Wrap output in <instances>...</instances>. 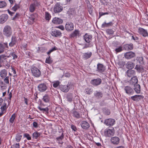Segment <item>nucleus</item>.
Here are the masks:
<instances>
[{"label": "nucleus", "instance_id": "obj_1", "mask_svg": "<svg viewBox=\"0 0 148 148\" xmlns=\"http://www.w3.org/2000/svg\"><path fill=\"white\" fill-rule=\"evenodd\" d=\"M12 34V29L11 27L7 25L4 27L3 29V34L7 37H10Z\"/></svg>", "mask_w": 148, "mask_h": 148}, {"label": "nucleus", "instance_id": "obj_2", "mask_svg": "<svg viewBox=\"0 0 148 148\" xmlns=\"http://www.w3.org/2000/svg\"><path fill=\"white\" fill-rule=\"evenodd\" d=\"M31 70L33 76L36 77H39L41 75V72L40 70L36 67L32 66L31 68Z\"/></svg>", "mask_w": 148, "mask_h": 148}, {"label": "nucleus", "instance_id": "obj_3", "mask_svg": "<svg viewBox=\"0 0 148 148\" xmlns=\"http://www.w3.org/2000/svg\"><path fill=\"white\" fill-rule=\"evenodd\" d=\"M63 8V7L60 3H57L54 6L53 11L55 13H59L62 10Z\"/></svg>", "mask_w": 148, "mask_h": 148}, {"label": "nucleus", "instance_id": "obj_4", "mask_svg": "<svg viewBox=\"0 0 148 148\" xmlns=\"http://www.w3.org/2000/svg\"><path fill=\"white\" fill-rule=\"evenodd\" d=\"M37 87L38 91L41 92L45 91L47 88V86L46 84L45 83H42L39 84Z\"/></svg>", "mask_w": 148, "mask_h": 148}, {"label": "nucleus", "instance_id": "obj_5", "mask_svg": "<svg viewBox=\"0 0 148 148\" xmlns=\"http://www.w3.org/2000/svg\"><path fill=\"white\" fill-rule=\"evenodd\" d=\"M40 5L38 2L34 1L33 3L29 5V11L31 12H33L35 10L36 7Z\"/></svg>", "mask_w": 148, "mask_h": 148}, {"label": "nucleus", "instance_id": "obj_6", "mask_svg": "<svg viewBox=\"0 0 148 148\" xmlns=\"http://www.w3.org/2000/svg\"><path fill=\"white\" fill-rule=\"evenodd\" d=\"M115 133L114 128L112 129H106L104 131V134L106 136L110 137L114 135Z\"/></svg>", "mask_w": 148, "mask_h": 148}, {"label": "nucleus", "instance_id": "obj_7", "mask_svg": "<svg viewBox=\"0 0 148 148\" xmlns=\"http://www.w3.org/2000/svg\"><path fill=\"white\" fill-rule=\"evenodd\" d=\"M106 69L105 66L103 64L100 63H98L97 64L96 71L102 73L105 71Z\"/></svg>", "mask_w": 148, "mask_h": 148}, {"label": "nucleus", "instance_id": "obj_8", "mask_svg": "<svg viewBox=\"0 0 148 148\" xmlns=\"http://www.w3.org/2000/svg\"><path fill=\"white\" fill-rule=\"evenodd\" d=\"M115 123V121L112 119H106L104 122L105 123L107 126H113Z\"/></svg>", "mask_w": 148, "mask_h": 148}, {"label": "nucleus", "instance_id": "obj_9", "mask_svg": "<svg viewBox=\"0 0 148 148\" xmlns=\"http://www.w3.org/2000/svg\"><path fill=\"white\" fill-rule=\"evenodd\" d=\"M124 56L125 58L130 59L135 57L136 56V54L134 52L132 51H129L125 53Z\"/></svg>", "mask_w": 148, "mask_h": 148}, {"label": "nucleus", "instance_id": "obj_10", "mask_svg": "<svg viewBox=\"0 0 148 148\" xmlns=\"http://www.w3.org/2000/svg\"><path fill=\"white\" fill-rule=\"evenodd\" d=\"M101 79L100 78H97L91 80V83L94 86H97L99 85L101 83Z\"/></svg>", "mask_w": 148, "mask_h": 148}, {"label": "nucleus", "instance_id": "obj_11", "mask_svg": "<svg viewBox=\"0 0 148 148\" xmlns=\"http://www.w3.org/2000/svg\"><path fill=\"white\" fill-rule=\"evenodd\" d=\"M130 84L131 85H134L138 84V80L136 76H134L128 81Z\"/></svg>", "mask_w": 148, "mask_h": 148}, {"label": "nucleus", "instance_id": "obj_12", "mask_svg": "<svg viewBox=\"0 0 148 148\" xmlns=\"http://www.w3.org/2000/svg\"><path fill=\"white\" fill-rule=\"evenodd\" d=\"M138 32L140 34H141L144 37L148 36V33L147 30L142 28H139Z\"/></svg>", "mask_w": 148, "mask_h": 148}, {"label": "nucleus", "instance_id": "obj_13", "mask_svg": "<svg viewBox=\"0 0 148 148\" xmlns=\"http://www.w3.org/2000/svg\"><path fill=\"white\" fill-rule=\"evenodd\" d=\"M124 90L126 93L128 95H132L134 92L133 89L129 86H125Z\"/></svg>", "mask_w": 148, "mask_h": 148}, {"label": "nucleus", "instance_id": "obj_14", "mask_svg": "<svg viewBox=\"0 0 148 148\" xmlns=\"http://www.w3.org/2000/svg\"><path fill=\"white\" fill-rule=\"evenodd\" d=\"M51 34L53 36L56 37L60 36L62 35V33L61 32L57 29H53Z\"/></svg>", "mask_w": 148, "mask_h": 148}, {"label": "nucleus", "instance_id": "obj_15", "mask_svg": "<svg viewBox=\"0 0 148 148\" xmlns=\"http://www.w3.org/2000/svg\"><path fill=\"white\" fill-rule=\"evenodd\" d=\"M82 127L84 129L87 130L90 127V125L89 123L86 121H82L80 123Z\"/></svg>", "mask_w": 148, "mask_h": 148}, {"label": "nucleus", "instance_id": "obj_16", "mask_svg": "<svg viewBox=\"0 0 148 148\" xmlns=\"http://www.w3.org/2000/svg\"><path fill=\"white\" fill-rule=\"evenodd\" d=\"M83 37L85 41L88 43H90L91 42L92 39V35H89L87 33Z\"/></svg>", "mask_w": 148, "mask_h": 148}, {"label": "nucleus", "instance_id": "obj_17", "mask_svg": "<svg viewBox=\"0 0 148 148\" xmlns=\"http://www.w3.org/2000/svg\"><path fill=\"white\" fill-rule=\"evenodd\" d=\"M103 93L100 91L96 90L94 93V96L97 99H101L103 96Z\"/></svg>", "mask_w": 148, "mask_h": 148}, {"label": "nucleus", "instance_id": "obj_18", "mask_svg": "<svg viewBox=\"0 0 148 148\" xmlns=\"http://www.w3.org/2000/svg\"><path fill=\"white\" fill-rule=\"evenodd\" d=\"M8 16L6 14H3L0 16V23H4L8 19Z\"/></svg>", "mask_w": 148, "mask_h": 148}, {"label": "nucleus", "instance_id": "obj_19", "mask_svg": "<svg viewBox=\"0 0 148 148\" xmlns=\"http://www.w3.org/2000/svg\"><path fill=\"white\" fill-rule=\"evenodd\" d=\"M66 29L67 31H71L73 29L74 25L71 22H67L65 25Z\"/></svg>", "mask_w": 148, "mask_h": 148}, {"label": "nucleus", "instance_id": "obj_20", "mask_svg": "<svg viewBox=\"0 0 148 148\" xmlns=\"http://www.w3.org/2000/svg\"><path fill=\"white\" fill-rule=\"evenodd\" d=\"M111 141L113 144L115 145H118L119 143L120 139L116 136H114L111 138Z\"/></svg>", "mask_w": 148, "mask_h": 148}, {"label": "nucleus", "instance_id": "obj_21", "mask_svg": "<svg viewBox=\"0 0 148 148\" xmlns=\"http://www.w3.org/2000/svg\"><path fill=\"white\" fill-rule=\"evenodd\" d=\"M144 96L141 95H135L132 96L131 98L133 101H138L141 99H143Z\"/></svg>", "mask_w": 148, "mask_h": 148}, {"label": "nucleus", "instance_id": "obj_22", "mask_svg": "<svg viewBox=\"0 0 148 148\" xmlns=\"http://www.w3.org/2000/svg\"><path fill=\"white\" fill-rule=\"evenodd\" d=\"M135 74V71L131 69H128L127 70L126 73V75H127V77H130L132 76H134Z\"/></svg>", "mask_w": 148, "mask_h": 148}, {"label": "nucleus", "instance_id": "obj_23", "mask_svg": "<svg viewBox=\"0 0 148 148\" xmlns=\"http://www.w3.org/2000/svg\"><path fill=\"white\" fill-rule=\"evenodd\" d=\"M81 36L79 31L78 29H75L70 35V37H75L77 36L79 37Z\"/></svg>", "mask_w": 148, "mask_h": 148}, {"label": "nucleus", "instance_id": "obj_24", "mask_svg": "<svg viewBox=\"0 0 148 148\" xmlns=\"http://www.w3.org/2000/svg\"><path fill=\"white\" fill-rule=\"evenodd\" d=\"M7 74L8 72L5 69H2L0 71V76L2 79L7 76Z\"/></svg>", "mask_w": 148, "mask_h": 148}, {"label": "nucleus", "instance_id": "obj_25", "mask_svg": "<svg viewBox=\"0 0 148 148\" xmlns=\"http://www.w3.org/2000/svg\"><path fill=\"white\" fill-rule=\"evenodd\" d=\"M69 87L68 85H61L60 86V89L62 91L64 92H67L69 91Z\"/></svg>", "mask_w": 148, "mask_h": 148}, {"label": "nucleus", "instance_id": "obj_26", "mask_svg": "<svg viewBox=\"0 0 148 148\" xmlns=\"http://www.w3.org/2000/svg\"><path fill=\"white\" fill-rule=\"evenodd\" d=\"M63 22L62 20L58 18H55L53 20L52 22L53 23L56 24H59L62 23Z\"/></svg>", "mask_w": 148, "mask_h": 148}, {"label": "nucleus", "instance_id": "obj_27", "mask_svg": "<svg viewBox=\"0 0 148 148\" xmlns=\"http://www.w3.org/2000/svg\"><path fill=\"white\" fill-rule=\"evenodd\" d=\"M135 64L131 62H128L126 64V68L129 69H131L134 66Z\"/></svg>", "mask_w": 148, "mask_h": 148}, {"label": "nucleus", "instance_id": "obj_28", "mask_svg": "<svg viewBox=\"0 0 148 148\" xmlns=\"http://www.w3.org/2000/svg\"><path fill=\"white\" fill-rule=\"evenodd\" d=\"M92 53L91 52L84 53L83 54V58L85 60L87 59L90 58L91 56Z\"/></svg>", "mask_w": 148, "mask_h": 148}, {"label": "nucleus", "instance_id": "obj_29", "mask_svg": "<svg viewBox=\"0 0 148 148\" xmlns=\"http://www.w3.org/2000/svg\"><path fill=\"white\" fill-rule=\"evenodd\" d=\"M50 98L49 95L46 94L43 96L42 98V100L46 103L49 102L50 101Z\"/></svg>", "mask_w": 148, "mask_h": 148}, {"label": "nucleus", "instance_id": "obj_30", "mask_svg": "<svg viewBox=\"0 0 148 148\" xmlns=\"http://www.w3.org/2000/svg\"><path fill=\"white\" fill-rule=\"evenodd\" d=\"M135 69H136L137 71L139 73L141 72H143L144 71V69L143 66L140 65H136L135 68Z\"/></svg>", "mask_w": 148, "mask_h": 148}, {"label": "nucleus", "instance_id": "obj_31", "mask_svg": "<svg viewBox=\"0 0 148 148\" xmlns=\"http://www.w3.org/2000/svg\"><path fill=\"white\" fill-rule=\"evenodd\" d=\"M134 90L137 93L139 94L140 93V86L138 84H136L134 86Z\"/></svg>", "mask_w": 148, "mask_h": 148}, {"label": "nucleus", "instance_id": "obj_32", "mask_svg": "<svg viewBox=\"0 0 148 148\" xmlns=\"http://www.w3.org/2000/svg\"><path fill=\"white\" fill-rule=\"evenodd\" d=\"M113 24V23L112 22H110L108 23H106L105 22L102 25L101 27L102 28L108 27L110 26H112Z\"/></svg>", "mask_w": 148, "mask_h": 148}, {"label": "nucleus", "instance_id": "obj_33", "mask_svg": "<svg viewBox=\"0 0 148 148\" xmlns=\"http://www.w3.org/2000/svg\"><path fill=\"white\" fill-rule=\"evenodd\" d=\"M72 114H73V115L74 117L77 118H79L81 117V116L79 114L78 112L76 111H73Z\"/></svg>", "mask_w": 148, "mask_h": 148}, {"label": "nucleus", "instance_id": "obj_34", "mask_svg": "<svg viewBox=\"0 0 148 148\" xmlns=\"http://www.w3.org/2000/svg\"><path fill=\"white\" fill-rule=\"evenodd\" d=\"M38 108L41 111L43 112H46L47 113H48V111L49 109L48 107H46L45 108H42L40 106H38Z\"/></svg>", "mask_w": 148, "mask_h": 148}, {"label": "nucleus", "instance_id": "obj_35", "mask_svg": "<svg viewBox=\"0 0 148 148\" xmlns=\"http://www.w3.org/2000/svg\"><path fill=\"white\" fill-rule=\"evenodd\" d=\"M125 48L128 50H132L133 48V45L132 44H127L125 45Z\"/></svg>", "mask_w": 148, "mask_h": 148}, {"label": "nucleus", "instance_id": "obj_36", "mask_svg": "<svg viewBox=\"0 0 148 148\" xmlns=\"http://www.w3.org/2000/svg\"><path fill=\"white\" fill-rule=\"evenodd\" d=\"M103 113L106 115H109L110 113V110L106 108H104L103 109Z\"/></svg>", "mask_w": 148, "mask_h": 148}, {"label": "nucleus", "instance_id": "obj_37", "mask_svg": "<svg viewBox=\"0 0 148 148\" xmlns=\"http://www.w3.org/2000/svg\"><path fill=\"white\" fill-rule=\"evenodd\" d=\"M20 7L19 4L15 3L14 6L12 8V9L15 12L20 8Z\"/></svg>", "mask_w": 148, "mask_h": 148}, {"label": "nucleus", "instance_id": "obj_38", "mask_svg": "<svg viewBox=\"0 0 148 148\" xmlns=\"http://www.w3.org/2000/svg\"><path fill=\"white\" fill-rule=\"evenodd\" d=\"M22 137V135H21L20 134L18 133L17 134L16 136V140L17 142H19Z\"/></svg>", "mask_w": 148, "mask_h": 148}, {"label": "nucleus", "instance_id": "obj_39", "mask_svg": "<svg viewBox=\"0 0 148 148\" xmlns=\"http://www.w3.org/2000/svg\"><path fill=\"white\" fill-rule=\"evenodd\" d=\"M64 134L63 132H61V135L60 136L56 138V140L58 141H60L63 139L64 138Z\"/></svg>", "mask_w": 148, "mask_h": 148}, {"label": "nucleus", "instance_id": "obj_40", "mask_svg": "<svg viewBox=\"0 0 148 148\" xmlns=\"http://www.w3.org/2000/svg\"><path fill=\"white\" fill-rule=\"evenodd\" d=\"M40 135V133H38L37 132H36L33 133V136L34 138L36 139Z\"/></svg>", "mask_w": 148, "mask_h": 148}, {"label": "nucleus", "instance_id": "obj_41", "mask_svg": "<svg viewBox=\"0 0 148 148\" xmlns=\"http://www.w3.org/2000/svg\"><path fill=\"white\" fill-rule=\"evenodd\" d=\"M53 86L54 88H56L60 85V82L59 81H55L53 82Z\"/></svg>", "mask_w": 148, "mask_h": 148}, {"label": "nucleus", "instance_id": "obj_42", "mask_svg": "<svg viewBox=\"0 0 148 148\" xmlns=\"http://www.w3.org/2000/svg\"><path fill=\"white\" fill-rule=\"evenodd\" d=\"M67 100L69 102H71L73 100V96L71 94L68 95L67 97Z\"/></svg>", "mask_w": 148, "mask_h": 148}, {"label": "nucleus", "instance_id": "obj_43", "mask_svg": "<svg viewBox=\"0 0 148 148\" xmlns=\"http://www.w3.org/2000/svg\"><path fill=\"white\" fill-rule=\"evenodd\" d=\"M6 3L4 1H0V8H3L6 6Z\"/></svg>", "mask_w": 148, "mask_h": 148}, {"label": "nucleus", "instance_id": "obj_44", "mask_svg": "<svg viewBox=\"0 0 148 148\" xmlns=\"http://www.w3.org/2000/svg\"><path fill=\"white\" fill-rule=\"evenodd\" d=\"M45 17L46 20L49 21L51 17L50 14L47 12H45Z\"/></svg>", "mask_w": 148, "mask_h": 148}, {"label": "nucleus", "instance_id": "obj_45", "mask_svg": "<svg viewBox=\"0 0 148 148\" xmlns=\"http://www.w3.org/2000/svg\"><path fill=\"white\" fill-rule=\"evenodd\" d=\"M16 117L15 116V114H13L11 116L10 118V119L9 121L10 122L12 123L14 122V120L15 119V118Z\"/></svg>", "mask_w": 148, "mask_h": 148}, {"label": "nucleus", "instance_id": "obj_46", "mask_svg": "<svg viewBox=\"0 0 148 148\" xmlns=\"http://www.w3.org/2000/svg\"><path fill=\"white\" fill-rule=\"evenodd\" d=\"M7 104L5 103H4L3 105L1 107V109L2 111V112H3L6 109L7 107Z\"/></svg>", "mask_w": 148, "mask_h": 148}, {"label": "nucleus", "instance_id": "obj_47", "mask_svg": "<svg viewBox=\"0 0 148 148\" xmlns=\"http://www.w3.org/2000/svg\"><path fill=\"white\" fill-rule=\"evenodd\" d=\"M53 62L52 60H51L50 56H49L48 58H47L46 59L45 62L46 63L50 64L52 63Z\"/></svg>", "mask_w": 148, "mask_h": 148}, {"label": "nucleus", "instance_id": "obj_48", "mask_svg": "<svg viewBox=\"0 0 148 148\" xmlns=\"http://www.w3.org/2000/svg\"><path fill=\"white\" fill-rule=\"evenodd\" d=\"M9 77L8 76L5 77L4 78H3V81L5 83L7 84H9Z\"/></svg>", "mask_w": 148, "mask_h": 148}, {"label": "nucleus", "instance_id": "obj_49", "mask_svg": "<svg viewBox=\"0 0 148 148\" xmlns=\"http://www.w3.org/2000/svg\"><path fill=\"white\" fill-rule=\"evenodd\" d=\"M106 33L109 34H112L114 33V31L111 29H108L106 30Z\"/></svg>", "mask_w": 148, "mask_h": 148}, {"label": "nucleus", "instance_id": "obj_50", "mask_svg": "<svg viewBox=\"0 0 148 148\" xmlns=\"http://www.w3.org/2000/svg\"><path fill=\"white\" fill-rule=\"evenodd\" d=\"M23 136L24 137L26 138L28 140H30L31 139V137L29 134H24Z\"/></svg>", "mask_w": 148, "mask_h": 148}, {"label": "nucleus", "instance_id": "obj_51", "mask_svg": "<svg viewBox=\"0 0 148 148\" xmlns=\"http://www.w3.org/2000/svg\"><path fill=\"white\" fill-rule=\"evenodd\" d=\"M4 47L2 44L0 43V54L4 52Z\"/></svg>", "mask_w": 148, "mask_h": 148}, {"label": "nucleus", "instance_id": "obj_52", "mask_svg": "<svg viewBox=\"0 0 148 148\" xmlns=\"http://www.w3.org/2000/svg\"><path fill=\"white\" fill-rule=\"evenodd\" d=\"M16 37L15 36H13L11 38V42H14L16 44Z\"/></svg>", "mask_w": 148, "mask_h": 148}, {"label": "nucleus", "instance_id": "obj_53", "mask_svg": "<svg viewBox=\"0 0 148 148\" xmlns=\"http://www.w3.org/2000/svg\"><path fill=\"white\" fill-rule=\"evenodd\" d=\"M57 49L55 47H54L51 49H50L49 51H48L47 53L48 55H49L53 51L56 50Z\"/></svg>", "mask_w": 148, "mask_h": 148}, {"label": "nucleus", "instance_id": "obj_54", "mask_svg": "<svg viewBox=\"0 0 148 148\" xmlns=\"http://www.w3.org/2000/svg\"><path fill=\"white\" fill-rule=\"evenodd\" d=\"M86 93L89 95L92 92V90L89 88L86 89Z\"/></svg>", "mask_w": 148, "mask_h": 148}, {"label": "nucleus", "instance_id": "obj_55", "mask_svg": "<svg viewBox=\"0 0 148 148\" xmlns=\"http://www.w3.org/2000/svg\"><path fill=\"white\" fill-rule=\"evenodd\" d=\"M100 1L102 4L104 5H107L108 4L107 0H100Z\"/></svg>", "mask_w": 148, "mask_h": 148}, {"label": "nucleus", "instance_id": "obj_56", "mask_svg": "<svg viewBox=\"0 0 148 148\" xmlns=\"http://www.w3.org/2000/svg\"><path fill=\"white\" fill-rule=\"evenodd\" d=\"M11 148H19V143H16L12 145Z\"/></svg>", "mask_w": 148, "mask_h": 148}, {"label": "nucleus", "instance_id": "obj_57", "mask_svg": "<svg viewBox=\"0 0 148 148\" xmlns=\"http://www.w3.org/2000/svg\"><path fill=\"white\" fill-rule=\"evenodd\" d=\"M116 53L119 52L122 50V48L121 47H119L116 48L115 50Z\"/></svg>", "mask_w": 148, "mask_h": 148}, {"label": "nucleus", "instance_id": "obj_58", "mask_svg": "<svg viewBox=\"0 0 148 148\" xmlns=\"http://www.w3.org/2000/svg\"><path fill=\"white\" fill-rule=\"evenodd\" d=\"M119 64L121 67H123L125 64V62H124L120 61L118 63Z\"/></svg>", "mask_w": 148, "mask_h": 148}, {"label": "nucleus", "instance_id": "obj_59", "mask_svg": "<svg viewBox=\"0 0 148 148\" xmlns=\"http://www.w3.org/2000/svg\"><path fill=\"white\" fill-rule=\"evenodd\" d=\"M20 16V14L19 13H16L15 15L14 16L12 19L13 20H15L16 19L18 18Z\"/></svg>", "mask_w": 148, "mask_h": 148}, {"label": "nucleus", "instance_id": "obj_60", "mask_svg": "<svg viewBox=\"0 0 148 148\" xmlns=\"http://www.w3.org/2000/svg\"><path fill=\"white\" fill-rule=\"evenodd\" d=\"M109 13L107 12H100L99 13V18H100L101 16L106 15V14H108Z\"/></svg>", "mask_w": 148, "mask_h": 148}, {"label": "nucleus", "instance_id": "obj_61", "mask_svg": "<svg viewBox=\"0 0 148 148\" xmlns=\"http://www.w3.org/2000/svg\"><path fill=\"white\" fill-rule=\"evenodd\" d=\"M11 56L13 57V59L14 60L17 58V56L14 53H12L11 54Z\"/></svg>", "mask_w": 148, "mask_h": 148}, {"label": "nucleus", "instance_id": "obj_62", "mask_svg": "<svg viewBox=\"0 0 148 148\" xmlns=\"http://www.w3.org/2000/svg\"><path fill=\"white\" fill-rule=\"evenodd\" d=\"M33 127L35 128H37L38 126V123L35 122H34L33 123Z\"/></svg>", "mask_w": 148, "mask_h": 148}, {"label": "nucleus", "instance_id": "obj_63", "mask_svg": "<svg viewBox=\"0 0 148 148\" xmlns=\"http://www.w3.org/2000/svg\"><path fill=\"white\" fill-rule=\"evenodd\" d=\"M90 47V44H85V46L83 48V49H85V48H87L88 47Z\"/></svg>", "mask_w": 148, "mask_h": 148}, {"label": "nucleus", "instance_id": "obj_64", "mask_svg": "<svg viewBox=\"0 0 148 148\" xmlns=\"http://www.w3.org/2000/svg\"><path fill=\"white\" fill-rule=\"evenodd\" d=\"M29 18L30 20L31 21V22H34L35 20L34 18L33 17V16H31V17H29Z\"/></svg>", "mask_w": 148, "mask_h": 148}]
</instances>
